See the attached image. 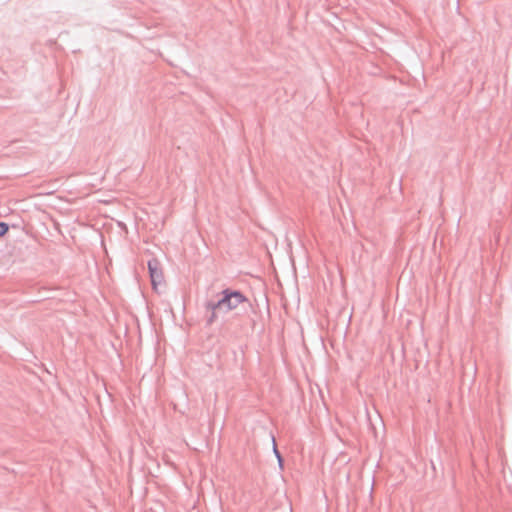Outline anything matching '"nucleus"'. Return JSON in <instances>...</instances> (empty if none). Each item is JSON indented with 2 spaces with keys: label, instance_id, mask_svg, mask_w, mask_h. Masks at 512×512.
I'll use <instances>...</instances> for the list:
<instances>
[{
  "label": "nucleus",
  "instance_id": "f257e3e1",
  "mask_svg": "<svg viewBox=\"0 0 512 512\" xmlns=\"http://www.w3.org/2000/svg\"><path fill=\"white\" fill-rule=\"evenodd\" d=\"M244 300V297L238 292H224V297L219 300L215 308L230 311L237 308Z\"/></svg>",
  "mask_w": 512,
  "mask_h": 512
},
{
  "label": "nucleus",
  "instance_id": "f03ea898",
  "mask_svg": "<svg viewBox=\"0 0 512 512\" xmlns=\"http://www.w3.org/2000/svg\"><path fill=\"white\" fill-rule=\"evenodd\" d=\"M148 269L151 278V283L154 290L158 289V285L163 282V272L160 267V263L157 259H152L148 262Z\"/></svg>",
  "mask_w": 512,
  "mask_h": 512
},
{
  "label": "nucleus",
  "instance_id": "7ed1b4c3",
  "mask_svg": "<svg viewBox=\"0 0 512 512\" xmlns=\"http://www.w3.org/2000/svg\"><path fill=\"white\" fill-rule=\"evenodd\" d=\"M8 225L4 222H0V237L4 236L8 232Z\"/></svg>",
  "mask_w": 512,
  "mask_h": 512
},
{
  "label": "nucleus",
  "instance_id": "20e7f679",
  "mask_svg": "<svg viewBox=\"0 0 512 512\" xmlns=\"http://www.w3.org/2000/svg\"><path fill=\"white\" fill-rule=\"evenodd\" d=\"M274 451H275V454H276V456H277V458H278L279 462L281 463L282 459H281V456H280L279 452L277 451V449H276V448L274 449Z\"/></svg>",
  "mask_w": 512,
  "mask_h": 512
}]
</instances>
